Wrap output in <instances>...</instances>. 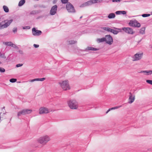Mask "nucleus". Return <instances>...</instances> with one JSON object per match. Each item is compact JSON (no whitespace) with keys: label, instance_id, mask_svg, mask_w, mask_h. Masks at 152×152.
<instances>
[{"label":"nucleus","instance_id":"nucleus-32","mask_svg":"<svg viewBox=\"0 0 152 152\" xmlns=\"http://www.w3.org/2000/svg\"><path fill=\"white\" fill-rule=\"evenodd\" d=\"M150 15L149 14H144L142 15V16L143 17H149Z\"/></svg>","mask_w":152,"mask_h":152},{"label":"nucleus","instance_id":"nucleus-5","mask_svg":"<svg viewBox=\"0 0 152 152\" xmlns=\"http://www.w3.org/2000/svg\"><path fill=\"white\" fill-rule=\"evenodd\" d=\"M59 83L64 90H66L70 89V87L68 81H64L61 83Z\"/></svg>","mask_w":152,"mask_h":152},{"label":"nucleus","instance_id":"nucleus-47","mask_svg":"<svg viewBox=\"0 0 152 152\" xmlns=\"http://www.w3.org/2000/svg\"><path fill=\"white\" fill-rule=\"evenodd\" d=\"M19 52L20 53V54H22L23 53V52L22 50H19Z\"/></svg>","mask_w":152,"mask_h":152},{"label":"nucleus","instance_id":"nucleus-21","mask_svg":"<svg viewBox=\"0 0 152 152\" xmlns=\"http://www.w3.org/2000/svg\"><path fill=\"white\" fill-rule=\"evenodd\" d=\"M145 27L142 28L140 30V34H145Z\"/></svg>","mask_w":152,"mask_h":152},{"label":"nucleus","instance_id":"nucleus-19","mask_svg":"<svg viewBox=\"0 0 152 152\" xmlns=\"http://www.w3.org/2000/svg\"><path fill=\"white\" fill-rule=\"evenodd\" d=\"M115 15L114 13H111L109 14L108 18L109 19L113 18H115Z\"/></svg>","mask_w":152,"mask_h":152},{"label":"nucleus","instance_id":"nucleus-25","mask_svg":"<svg viewBox=\"0 0 152 152\" xmlns=\"http://www.w3.org/2000/svg\"><path fill=\"white\" fill-rule=\"evenodd\" d=\"M3 43L6 45L11 46L12 43L11 42H3Z\"/></svg>","mask_w":152,"mask_h":152},{"label":"nucleus","instance_id":"nucleus-46","mask_svg":"<svg viewBox=\"0 0 152 152\" xmlns=\"http://www.w3.org/2000/svg\"><path fill=\"white\" fill-rule=\"evenodd\" d=\"M110 110H114V109H115V107H113L110 108Z\"/></svg>","mask_w":152,"mask_h":152},{"label":"nucleus","instance_id":"nucleus-4","mask_svg":"<svg viewBox=\"0 0 152 152\" xmlns=\"http://www.w3.org/2000/svg\"><path fill=\"white\" fill-rule=\"evenodd\" d=\"M32 110L31 109H24L19 111L18 113V117L21 115H25L31 113Z\"/></svg>","mask_w":152,"mask_h":152},{"label":"nucleus","instance_id":"nucleus-16","mask_svg":"<svg viewBox=\"0 0 152 152\" xmlns=\"http://www.w3.org/2000/svg\"><path fill=\"white\" fill-rule=\"evenodd\" d=\"M87 6L92 5L96 3L95 0H91L86 2Z\"/></svg>","mask_w":152,"mask_h":152},{"label":"nucleus","instance_id":"nucleus-11","mask_svg":"<svg viewBox=\"0 0 152 152\" xmlns=\"http://www.w3.org/2000/svg\"><path fill=\"white\" fill-rule=\"evenodd\" d=\"M32 33L33 35L38 36L40 35L42 32L41 31L37 30L35 28H33L32 29Z\"/></svg>","mask_w":152,"mask_h":152},{"label":"nucleus","instance_id":"nucleus-6","mask_svg":"<svg viewBox=\"0 0 152 152\" xmlns=\"http://www.w3.org/2000/svg\"><path fill=\"white\" fill-rule=\"evenodd\" d=\"M105 42L110 45H111L113 42V39L110 35H107L105 36Z\"/></svg>","mask_w":152,"mask_h":152},{"label":"nucleus","instance_id":"nucleus-37","mask_svg":"<svg viewBox=\"0 0 152 152\" xmlns=\"http://www.w3.org/2000/svg\"><path fill=\"white\" fill-rule=\"evenodd\" d=\"M12 31L14 33L16 32L17 31V28H14L12 30Z\"/></svg>","mask_w":152,"mask_h":152},{"label":"nucleus","instance_id":"nucleus-20","mask_svg":"<svg viewBox=\"0 0 152 152\" xmlns=\"http://www.w3.org/2000/svg\"><path fill=\"white\" fill-rule=\"evenodd\" d=\"M97 41L99 43L105 42V37L101 38H98L97 39Z\"/></svg>","mask_w":152,"mask_h":152},{"label":"nucleus","instance_id":"nucleus-15","mask_svg":"<svg viewBox=\"0 0 152 152\" xmlns=\"http://www.w3.org/2000/svg\"><path fill=\"white\" fill-rule=\"evenodd\" d=\"M99 50V49H97L94 48H93L92 47H87L85 50H80V51L81 52L83 51H88V50H91L93 51H97Z\"/></svg>","mask_w":152,"mask_h":152},{"label":"nucleus","instance_id":"nucleus-54","mask_svg":"<svg viewBox=\"0 0 152 152\" xmlns=\"http://www.w3.org/2000/svg\"><path fill=\"white\" fill-rule=\"evenodd\" d=\"M1 61H0V64H1Z\"/></svg>","mask_w":152,"mask_h":152},{"label":"nucleus","instance_id":"nucleus-27","mask_svg":"<svg viewBox=\"0 0 152 152\" xmlns=\"http://www.w3.org/2000/svg\"><path fill=\"white\" fill-rule=\"evenodd\" d=\"M0 57L1 58H4V59H6V56H5V53H1L0 54Z\"/></svg>","mask_w":152,"mask_h":152},{"label":"nucleus","instance_id":"nucleus-44","mask_svg":"<svg viewBox=\"0 0 152 152\" xmlns=\"http://www.w3.org/2000/svg\"><path fill=\"white\" fill-rule=\"evenodd\" d=\"M121 105L119 106H117L114 107H115V109H117L118 108L121 107Z\"/></svg>","mask_w":152,"mask_h":152},{"label":"nucleus","instance_id":"nucleus-18","mask_svg":"<svg viewBox=\"0 0 152 152\" xmlns=\"http://www.w3.org/2000/svg\"><path fill=\"white\" fill-rule=\"evenodd\" d=\"M140 73H144L145 74L148 75L152 74V70L149 71H143L140 72Z\"/></svg>","mask_w":152,"mask_h":152},{"label":"nucleus","instance_id":"nucleus-12","mask_svg":"<svg viewBox=\"0 0 152 152\" xmlns=\"http://www.w3.org/2000/svg\"><path fill=\"white\" fill-rule=\"evenodd\" d=\"M142 54L136 53L132 57L133 61H137L140 59L142 58Z\"/></svg>","mask_w":152,"mask_h":152},{"label":"nucleus","instance_id":"nucleus-1","mask_svg":"<svg viewBox=\"0 0 152 152\" xmlns=\"http://www.w3.org/2000/svg\"><path fill=\"white\" fill-rule=\"evenodd\" d=\"M69 107L72 109H77L78 106V102L75 99H70L67 101Z\"/></svg>","mask_w":152,"mask_h":152},{"label":"nucleus","instance_id":"nucleus-17","mask_svg":"<svg viewBox=\"0 0 152 152\" xmlns=\"http://www.w3.org/2000/svg\"><path fill=\"white\" fill-rule=\"evenodd\" d=\"M45 77H43L42 78H35L34 79L31 80L30 81V82H33L35 81H43L45 80Z\"/></svg>","mask_w":152,"mask_h":152},{"label":"nucleus","instance_id":"nucleus-33","mask_svg":"<svg viewBox=\"0 0 152 152\" xmlns=\"http://www.w3.org/2000/svg\"><path fill=\"white\" fill-rule=\"evenodd\" d=\"M146 82L152 85V80H146Z\"/></svg>","mask_w":152,"mask_h":152},{"label":"nucleus","instance_id":"nucleus-50","mask_svg":"<svg viewBox=\"0 0 152 152\" xmlns=\"http://www.w3.org/2000/svg\"><path fill=\"white\" fill-rule=\"evenodd\" d=\"M103 0H98V2H101Z\"/></svg>","mask_w":152,"mask_h":152},{"label":"nucleus","instance_id":"nucleus-35","mask_svg":"<svg viewBox=\"0 0 152 152\" xmlns=\"http://www.w3.org/2000/svg\"><path fill=\"white\" fill-rule=\"evenodd\" d=\"M5 69L4 68L0 67V72H5Z\"/></svg>","mask_w":152,"mask_h":152},{"label":"nucleus","instance_id":"nucleus-42","mask_svg":"<svg viewBox=\"0 0 152 152\" xmlns=\"http://www.w3.org/2000/svg\"><path fill=\"white\" fill-rule=\"evenodd\" d=\"M33 46L35 48H37L39 47V45H36L35 44H34Z\"/></svg>","mask_w":152,"mask_h":152},{"label":"nucleus","instance_id":"nucleus-13","mask_svg":"<svg viewBox=\"0 0 152 152\" xmlns=\"http://www.w3.org/2000/svg\"><path fill=\"white\" fill-rule=\"evenodd\" d=\"M49 112L47 108L45 107H41L39 109V113L40 114L44 113H47Z\"/></svg>","mask_w":152,"mask_h":152},{"label":"nucleus","instance_id":"nucleus-10","mask_svg":"<svg viewBox=\"0 0 152 152\" xmlns=\"http://www.w3.org/2000/svg\"><path fill=\"white\" fill-rule=\"evenodd\" d=\"M122 30L128 34H133L134 33L132 29L129 27H123Z\"/></svg>","mask_w":152,"mask_h":152},{"label":"nucleus","instance_id":"nucleus-29","mask_svg":"<svg viewBox=\"0 0 152 152\" xmlns=\"http://www.w3.org/2000/svg\"><path fill=\"white\" fill-rule=\"evenodd\" d=\"M17 80V79L15 78H12L10 79V82L14 83L16 82Z\"/></svg>","mask_w":152,"mask_h":152},{"label":"nucleus","instance_id":"nucleus-34","mask_svg":"<svg viewBox=\"0 0 152 152\" xmlns=\"http://www.w3.org/2000/svg\"><path fill=\"white\" fill-rule=\"evenodd\" d=\"M86 6H87V5H86V3L85 2V3L82 4H81L80 6V7H86Z\"/></svg>","mask_w":152,"mask_h":152},{"label":"nucleus","instance_id":"nucleus-9","mask_svg":"<svg viewBox=\"0 0 152 152\" xmlns=\"http://www.w3.org/2000/svg\"><path fill=\"white\" fill-rule=\"evenodd\" d=\"M57 6L56 5L52 6L50 12V14L52 15H55L57 12Z\"/></svg>","mask_w":152,"mask_h":152},{"label":"nucleus","instance_id":"nucleus-26","mask_svg":"<svg viewBox=\"0 0 152 152\" xmlns=\"http://www.w3.org/2000/svg\"><path fill=\"white\" fill-rule=\"evenodd\" d=\"M102 29L105 31H107L108 32H111V30L112 29L111 28L107 27H104L102 28Z\"/></svg>","mask_w":152,"mask_h":152},{"label":"nucleus","instance_id":"nucleus-3","mask_svg":"<svg viewBox=\"0 0 152 152\" xmlns=\"http://www.w3.org/2000/svg\"><path fill=\"white\" fill-rule=\"evenodd\" d=\"M66 9L68 12L70 13H75L76 10L73 5L70 2H68L66 5Z\"/></svg>","mask_w":152,"mask_h":152},{"label":"nucleus","instance_id":"nucleus-24","mask_svg":"<svg viewBox=\"0 0 152 152\" xmlns=\"http://www.w3.org/2000/svg\"><path fill=\"white\" fill-rule=\"evenodd\" d=\"M3 9H4V11L5 12H9V8H8V7L7 6H6L5 5H4L3 6Z\"/></svg>","mask_w":152,"mask_h":152},{"label":"nucleus","instance_id":"nucleus-43","mask_svg":"<svg viewBox=\"0 0 152 152\" xmlns=\"http://www.w3.org/2000/svg\"><path fill=\"white\" fill-rule=\"evenodd\" d=\"M113 2H119L120 1V0H112Z\"/></svg>","mask_w":152,"mask_h":152},{"label":"nucleus","instance_id":"nucleus-36","mask_svg":"<svg viewBox=\"0 0 152 152\" xmlns=\"http://www.w3.org/2000/svg\"><path fill=\"white\" fill-rule=\"evenodd\" d=\"M11 47L15 48H18V47L15 44L12 43V45Z\"/></svg>","mask_w":152,"mask_h":152},{"label":"nucleus","instance_id":"nucleus-30","mask_svg":"<svg viewBox=\"0 0 152 152\" xmlns=\"http://www.w3.org/2000/svg\"><path fill=\"white\" fill-rule=\"evenodd\" d=\"M76 42V41L74 40H71L68 41L69 44H74Z\"/></svg>","mask_w":152,"mask_h":152},{"label":"nucleus","instance_id":"nucleus-40","mask_svg":"<svg viewBox=\"0 0 152 152\" xmlns=\"http://www.w3.org/2000/svg\"><path fill=\"white\" fill-rule=\"evenodd\" d=\"M121 14H122L123 15H125L126 14V12L125 11H121Z\"/></svg>","mask_w":152,"mask_h":152},{"label":"nucleus","instance_id":"nucleus-28","mask_svg":"<svg viewBox=\"0 0 152 152\" xmlns=\"http://www.w3.org/2000/svg\"><path fill=\"white\" fill-rule=\"evenodd\" d=\"M111 32L114 34H117L119 32L118 31L112 29Z\"/></svg>","mask_w":152,"mask_h":152},{"label":"nucleus","instance_id":"nucleus-2","mask_svg":"<svg viewBox=\"0 0 152 152\" xmlns=\"http://www.w3.org/2000/svg\"><path fill=\"white\" fill-rule=\"evenodd\" d=\"M50 140V137L47 135L43 136L40 137L38 140V142L43 145H45Z\"/></svg>","mask_w":152,"mask_h":152},{"label":"nucleus","instance_id":"nucleus-31","mask_svg":"<svg viewBox=\"0 0 152 152\" xmlns=\"http://www.w3.org/2000/svg\"><path fill=\"white\" fill-rule=\"evenodd\" d=\"M69 0H61V1L62 4H66L68 3Z\"/></svg>","mask_w":152,"mask_h":152},{"label":"nucleus","instance_id":"nucleus-39","mask_svg":"<svg viewBox=\"0 0 152 152\" xmlns=\"http://www.w3.org/2000/svg\"><path fill=\"white\" fill-rule=\"evenodd\" d=\"M121 11H118L115 12V13L116 15H119L121 14Z\"/></svg>","mask_w":152,"mask_h":152},{"label":"nucleus","instance_id":"nucleus-23","mask_svg":"<svg viewBox=\"0 0 152 152\" xmlns=\"http://www.w3.org/2000/svg\"><path fill=\"white\" fill-rule=\"evenodd\" d=\"M39 12L38 10H33L31 11L30 12V14L31 15H35L39 13Z\"/></svg>","mask_w":152,"mask_h":152},{"label":"nucleus","instance_id":"nucleus-45","mask_svg":"<svg viewBox=\"0 0 152 152\" xmlns=\"http://www.w3.org/2000/svg\"><path fill=\"white\" fill-rule=\"evenodd\" d=\"M2 25L1 23H0V29H1L4 28H1V27Z\"/></svg>","mask_w":152,"mask_h":152},{"label":"nucleus","instance_id":"nucleus-53","mask_svg":"<svg viewBox=\"0 0 152 152\" xmlns=\"http://www.w3.org/2000/svg\"><path fill=\"white\" fill-rule=\"evenodd\" d=\"M96 1V3H98V0H95Z\"/></svg>","mask_w":152,"mask_h":152},{"label":"nucleus","instance_id":"nucleus-8","mask_svg":"<svg viewBox=\"0 0 152 152\" xmlns=\"http://www.w3.org/2000/svg\"><path fill=\"white\" fill-rule=\"evenodd\" d=\"M13 21V19H11L9 20H4V22L5 23V24L2 25L1 27V28H4L7 27L10 25Z\"/></svg>","mask_w":152,"mask_h":152},{"label":"nucleus","instance_id":"nucleus-41","mask_svg":"<svg viewBox=\"0 0 152 152\" xmlns=\"http://www.w3.org/2000/svg\"><path fill=\"white\" fill-rule=\"evenodd\" d=\"M30 28V27L28 26H25V27H23V29H29Z\"/></svg>","mask_w":152,"mask_h":152},{"label":"nucleus","instance_id":"nucleus-22","mask_svg":"<svg viewBox=\"0 0 152 152\" xmlns=\"http://www.w3.org/2000/svg\"><path fill=\"white\" fill-rule=\"evenodd\" d=\"M25 3V0H20L19 2L18 6L19 7H21L22 6L23 4H24Z\"/></svg>","mask_w":152,"mask_h":152},{"label":"nucleus","instance_id":"nucleus-48","mask_svg":"<svg viewBox=\"0 0 152 152\" xmlns=\"http://www.w3.org/2000/svg\"><path fill=\"white\" fill-rule=\"evenodd\" d=\"M110 110V109H109L106 112V114Z\"/></svg>","mask_w":152,"mask_h":152},{"label":"nucleus","instance_id":"nucleus-49","mask_svg":"<svg viewBox=\"0 0 152 152\" xmlns=\"http://www.w3.org/2000/svg\"><path fill=\"white\" fill-rule=\"evenodd\" d=\"M148 150L149 151H152V149L151 148H148Z\"/></svg>","mask_w":152,"mask_h":152},{"label":"nucleus","instance_id":"nucleus-38","mask_svg":"<svg viewBox=\"0 0 152 152\" xmlns=\"http://www.w3.org/2000/svg\"><path fill=\"white\" fill-rule=\"evenodd\" d=\"M23 64H17L16 65V67H18L20 66H23Z\"/></svg>","mask_w":152,"mask_h":152},{"label":"nucleus","instance_id":"nucleus-7","mask_svg":"<svg viewBox=\"0 0 152 152\" xmlns=\"http://www.w3.org/2000/svg\"><path fill=\"white\" fill-rule=\"evenodd\" d=\"M129 25L134 27L138 28L140 27L141 26L140 23L136 20L131 21L129 23Z\"/></svg>","mask_w":152,"mask_h":152},{"label":"nucleus","instance_id":"nucleus-14","mask_svg":"<svg viewBox=\"0 0 152 152\" xmlns=\"http://www.w3.org/2000/svg\"><path fill=\"white\" fill-rule=\"evenodd\" d=\"M129 94V101L128 103L130 104H131L134 102L135 99V96L134 95H132L131 92H130Z\"/></svg>","mask_w":152,"mask_h":152},{"label":"nucleus","instance_id":"nucleus-51","mask_svg":"<svg viewBox=\"0 0 152 152\" xmlns=\"http://www.w3.org/2000/svg\"><path fill=\"white\" fill-rule=\"evenodd\" d=\"M114 28L115 29H117L118 30H119V28Z\"/></svg>","mask_w":152,"mask_h":152},{"label":"nucleus","instance_id":"nucleus-52","mask_svg":"<svg viewBox=\"0 0 152 152\" xmlns=\"http://www.w3.org/2000/svg\"><path fill=\"white\" fill-rule=\"evenodd\" d=\"M83 16H81L80 17V19H81L82 18Z\"/></svg>","mask_w":152,"mask_h":152}]
</instances>
